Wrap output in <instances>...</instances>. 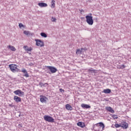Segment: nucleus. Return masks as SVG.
Segmentation results:
<instances>
[{"label": "nucleus", "mask_w": 131, "mask_h": 131, "mask_svg": "<svg viewBox=\"0 0 131 131\" xmlns=\"http://www.w3.org/2000/svg\"><path fill=\"white\" fill-rule=\"evenodd\" d=\"M52 22H56L57 21V19L54 17H52L51 18Z\"/></svg>", "instance_id": "obj_25"}, {"label": "nucleus", "mask_w": 131, "mask_h": 131, "mask_svg": "<svg viewBox=\"0 0 131 131\" xmlns=\"http://www.w3.org/2000/svg\"><path fill=\"white\" fill-rule=\"evenodd\" d=\"M48 98L43 95H40V101L41 103H47Z\"/></svg>", "instance_id": "obj_7"}, {"label": "nucleus", "mask_w": 131, "mask_h": 131, "mask_svg": "<svg viewBox=\"0 0 131 131\" xmlns=\"http://www.w3.org/2000/svg\"><path fill=\"white\" fill-rule=\"evenodd\" d=\"M44 120L45 121H47L48 122H55V120L53 117L49 116V115H45L43 116Z\"/></svg>", "instance_id": "obj_4"}, {"label": "nucleus", "mask_w": 131, "mask_h": 131, "mask_svg": "<svg viewBox=\"0 0 131 131\" xmlns=\"http://www.w3.org/2000/svg\"><path fill=\"white\" fill-rule=\"evenodd\" d=\"M55 6H56V1H55L54 0H52L51 1V8L52 9H54V8H55Z\"/></svg>", "instance_id": "obj_19"}, {"label": "nucleus", "mask_w": 131, "mask_h": 131, "mask_svg": "<svg viewBox=\"0 0 131 131\" xmlns=\"http://www.w3.org/2000/svg\"><path fill=\"white\" fill-rule=\"evenodd\" d=\"M35 40L36 41V46L37 47H40L41 48L45 47V43L42 40L38 39H35Z\"/></svg>", "instance_id": "obj_5"}, {"label": "nucleus", "mask_w": 131, "mask_h": 131, "mask_svg": "<svg viewBox=\"0 0 131 131\" xmlns=\"http://www.w3.org/2000/svg\"><path fill=\"white\" fill-rule=\"evenodd\" d=\"M13 93L15 94V95H16V96H19V97H23V96H24V92L20 90H17L15 91H14Z\"/></svg>", "instance_id": "obj_6"}, {"label": "nucleus", "mask_w": 131, "mask_h": 131, "mask_svg": "<svg viewBox=\"0 0 131 131\" xmlns=\"http://www.w3.org/2000/svg\"><path fill=\"white\" fill-rule=\"evenodd\" d=\"M40 35L42 37H45L46 38V37H48V35H47V34H46L45 33H41Z\"/></svg>", "instance_id": "obj_23"}, {"label": "nucleus", "mask_w": 131, "mask_h": 131, "mask_svg": "<svg viewBox=\"0 0 131 131\" xmlns=\"http://www.w3.org/2000/svg\"><path fill=\"white\" fill-rule=\"evenodd\" d=\"M81 107L83 108V109H90V108H91V106L89 105L84 103L82 104Z\"/></svg>", "instance_id": "obj_13"}, {"label": "nucleus", "mask_w": 131, "mask_h": 131, "mask_svg": "<svg viewBox=\"0 0 131 131\" xmlns=\"http://www.w3.org/2000/svg\"><path fill=\"white\" fill-rule=\"evenodd\" d=\"M89 15H88L85 16L86 22L89 25L92 26L93 24H94V19H93L92 13H90Z\"/></svg>", "instance_id": "obj_3"}, {"label": "nucleus", "mask_w": 131, "mask_h": 131, "mask_svg": "<svg viewBox=\"0 0 131 131\" xmlns=\"http://www.w3.org/2000/svg\"><path fill=\"white\" fill-rule=\"evenodd\" d=\"M59 91H60V93H62V92H64V90H63V89H60Z\"/></svg>", "instance_id": "obj_32"}, {"label": "nucleus", "mask_w": 131, "mask_h": 131, "mask_svg": "<svg viewBox=\"0 0 131 131\" xmlns=\"http://www.w3.org/2000/svg\"><path fill=\"white\" fill-rule=\"evenodd\" d=\"M48 69H49V70H50L52 73H56V72H57V69L56 68L51 67V66H48Z\"/></svg>", "instance_id": "obj_8"}, {"label": "nucleus", "mask_w": 131, "mask_h": 131, "mask_svg": "<svg viewBox=\"0 0 131 131\" xmlns=\"http://www.w3.org/2000/svg\"><path fill=\"white\" fill-rule=\"evenodd\" d=\"M19 28H22V27H24V25L22 23L19 24Z\"/></svg>", "instance_id": "obj_27"}, {"label": "nucleus", "mask_w": 131, "mask_h": 131, "mask_svg": "<svg viewBox=\"0 0 131 131\" xmlns=\"http://www.w3.org/2000/svg\"><path fill=\"white\" fill-rule=\"evenodd\" d=\"M9 67L13 73H15V72H23V73H25V75L24 76H25V77H29V74H28V73L27 72V71L25 69H23L22 70H20L18 68V66L17 64H11L9 65Z\"/></svg>", "instance_id": "obj_1"}, {"label": "nucleus", "mask_w": 131, "mask_h": 131, "mask_svg": "<svg viewBox=\"0 0 131 131\" xmlns=\"http://www.w3.org/2000/svg\"><path fill=\"white\" fill-rule=\"evenodd\" d=\"M33 49L31 47L28 48V49H27V52H31L32 51Z\"/></svg>", "instance_id": "obj_26"}, {"label": "nucleus", "mask_w": 131, "mask_h": 131, "mask_svg": "<svg viewBox=\"0 0 131 131\" xmlns=\"http://www.w3.org/2000/svg\"><path fill=\"white\" fill-rule=\"evenodd\" d=\"M13 100L16 103H19V102H21V98H20V97H18L17 96H14Z\"/></svg>", "instance_id": "obj_10"}, {"label": "nucleus", "mask_w": 131, "mask_h": 131, "mask_svg": "<svg viewBox=\"0 0 131 131\" xmlns=\"http://www.w3.org/2000/svg\"><path fill=\"white\" fill-rule=\"evenodd\" d=\"M88 71H89V72H95V71H96V70H92V69H90L88 70Z\"/></svg>", "instance_id": "obj_28"}, {"label": "nucleus", "mask_w": 131, "mask_h": 131, "mask_svg": "<svg viewBox=\"0 0 131 131\" xmlns=\"http://www.w3.org/2000/svg\"><path fill=\"white\" fill-rule=\"evenodd\" d=\"M7 48L11 50V51H12V52H15L16 51V48H15V47L12 45H9L7 46Z\"/></svg>", "instance_id": "obj_14"}, {"label": "nucleus", "mask_w": 131, "mask_h": 131, "mask_svg": "<svg viewBox=\"0 0 131 131\" xmlns=\"http://www.w3.org/2000/svg\"><path fill=\"white\" fill-rule=\"evenodd\" d=\"M102 93H104V94H110V93H111V90L109 89H104Z\"/></svg>", "instance_id": "obj_16"}, {"label": "nucleus", "mask_w": 131, "mask_h": 131, "mask_svg": "<svg viewBox=\"0 0 131 131\" xmlns=\"http://www.w3.org/2000/svg\"><path fill=\"white\" fill-rule=\"evenodd\" d=\"M66 108L67 110H70V111L72 110V106H71V105H70V104H67L66 105Z\"/></svg>", "instance_id": "obj_17"}, {"label": "nucleus", "mask_w": 131, "mask_h": 131, "mask_svg": "<svg viewBox=\"0 0 131 131\" xmlns=\"http://www.w3.org/2000/svg\"><path fill=\"white\" fill-rule=\"evenodd\" d=\"M93 129L97 131H102L105 129V125L103 122L97 123L94 125Z\"/></svg>", "instance_id": "obj_2"}, {"label": "nucleus", "mask_w": 131, "mask_h": 131, "mask_svg": "<svg viewBox=\"0 0 131 131\" xmlns=\"http://www.w3.org/2000/svg\"><path fill=\"white\" fill-rule=\"evenodd\" d=\"M24 33L25 34V35H33V33H30V32L28 31H24Z\"/></svg>", "instance_id": "obj_20"}, {"label": "nucleus", "mask_w": 131, "mask_h": 131, "mask_svg": "<svg viewBox=\"0 0 131 131\" xmlns=\"http://www.w3.org/2000/svg\"><path fill=\"white\" fill-rule=\"evenodd\" d=\"M126 67H125V66L124 65V64H122V65H121V66H119L118 67V69H124V68H125Z\"/></svg>", "instance_id": "obj_22"}, {"label": "nucleus", "mask_w": 131, "mask_h": 131, "mask_svg": "<svg viewBox=\"0 0 131 131\" xmlns=\"http://www.w3.org/2000/svg\"><path fill=\"white\" fill-rule=\"evenodd\" d=\"M19 116H20V115H19Z\"/></svg>", "instance_id": "obj_34"}, {"label": "nucleus", "mask_w": 131, "mask_h": 131, "mask_svg": "<svg viewBox=\"0 0 131 131\" xmlns=\"http://www.w3.org/2000/svg\"><path fill=\"white\" fill-rule=\"evenodd\" d=\"M77 125L80 127H82V128H83V127H85V125L84 124V123L81 122H79L78 123H77Z\"/></svg>", "instance_id": "obj_15"}, {"label": "nucleus", "mask_w": 131, "mask_h": 131, "mask_svg": "<svg viewBox=\"0 0 131 131\" xmlns=\"http://www.w3.org/2000/svg\"><path fill=\"white\" fill-rule=\"evenodd\" d=\"M34 64L32 62H30L29 63V66H33Z\"/></svg>", "instance_id": "obj_31"}, {"label": "nucleus", "mask_w": 131, "mask_h": 131, "mask_svg": "<svg viewBox=\"0 0 131 131\" xmlns=\"http://www.w3.org/2000/svg\"><path fill=\"white\" fill-rule=\"evenodd\" d=\"M82 53V49H77L76 54V55H80Z\"/></svg>", "instance_id": "obj_21"}, {"label": "nucleus", "mask_w": 131, "mask_h": 131, "mask_svg": "<svg viewBox=\"0 0 131 131\" xmlns=\"http://www.w3.org/2000/svg\"><path fill=\"white\" fill-rule=\"evenodd\" d=\"M38 6H39L40 8H46V7H48V4H47V3H39Z\"/></svg>", "instance_id": "obj_12"}, {"label": "nucleus", "mask_w": 131, "mask_h": 131, "mask_svg": "<svg viewBox=\"0 0 131 131\" xmlns=\"http://www.w3.org/2000/svg\"><path fill=\"white\" fill-rule=\"evenodd\" d=\"M24 50H25V51H27V50L28 49V46H24Z\"/></svg>", "instance_id": "obj_29"}, {"label": "nucleus", "mask_w": 131, "mask_h": 131, "mask_svg": "<svg viewBox=\"0 0 131 131\" xmlns=\"http://www.w3.org/2000/svg\"><path fill=\"white\" fill-rule=\"evenodd\" d=\"M39 85L42 88V86H48V85H49V84H48V83H43L41 82H40L39 83Z\"/></svg>", "instance_id": "obj_18"}, {"label": "nucleus", "mask_w": 131, "mask_h": 131, "mask_svg": "<svg viewBox=\"0 0 131 131\" xmlns=\"http://www.w3.org/2000/svg\"><path fill=\"white\" fill-rule=\"evenodd\" d=\"M113 118H114L115 119H117V118H118V117H117V115H114L113 116Z\"/></svg>", "instance_id": "obj_30"}, {"label": "nucleus", "mask_w": 131, "mask_h": 131, "mask_svg": "<svg viewBox=\"0 0 131 131\" xmlns=\"http://www.w3.org/2000/svg\"><path fill=\"white\" fill-rule=\"evenodd\" d=\"M115 126L116 128H118V127H121V124H117V123H116L115 124Z\"/></svg>", "instance_id": "obj_24"}, {"label": "nucleus", "mask_w": 131, "mask_h": 131, "mask_svg": "<svg viewBox=\"0 0 131 131\" xmlns=\"http://www.w3.org/2000/svg\"><path fill=\"white\" fill-rule=\"evenodd\" d=\"M121 127H122L124 129H126L128 127V124L126 122H123L121 124Z\"/></svg>", "instance_id": "obj_9"}, {"label": "nucleus", "mask_w": 131, "mask_h": 131, "mask_svg": "<svg viewBox=\"0 0 131 131\" xmlns=\"http://www.w3.org/2000/svg\"><path fill=\"white\" fill-rule=\"evenodd\" d=\"M105 110H106V111H108V112H111V113H114L115 112L111 106H106Z\"/></svg>", "instance_id": "obj_11"}, {"label": "nucleus", "mask_w": 131, "mask_h": 131, "mask_svg": "<svg viewBox=\"0 0 131 131\" xmlns=\"http://www.w3.org/2000/svg\"><path fill=\"white\" fill-rule=\"evenodd\" d=\"M9 106H10V107H13V105H12V104H9Z\"/></svg>", "instance_id": "obj_33"}]
</instances>
